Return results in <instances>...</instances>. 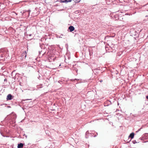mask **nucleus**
<instances>
[{
    "label": "nucleus",
    "instance_id": "nucleus-8",
    "mask_svg": "<svg viewBox=\"0 0 148 148\" xmlns=\"http://www.w3.org/2000/svg\"><path fill=\"white\" fill-rule=\"evenodd\" d=\"M24 54L25 55V57H26V52H25L24 53H23V55H24Z\"/></svg>",
    "mask_w": 148,
    "mask_h": 148
},
{
    "label": "nucleus",
    "instance_id": "nucleus-14",
    "mask_svg": "<svg viewBox=\"0 0 148 148\" xmlns=\"http://www.w3.org/2000/svg\"><path fill=\"white\" fill-rule=\"evenodd\" d=\"M87 133V132L86 133V134Z\"/></svg>",
    "mask_w": 148,
    "mask_h": 148
},
{
    "label": "nucleus",
    "instance_id": "nucleus-5",
    "mask_svg": "<svg viewBox=\"0 0 148 148\" xmlns=\"http://www.w3.org/2000/svg\"><path fill=\"white\" fill-rule=\"evenodd\" d=\"M134 133H132L130 134L129 137H130L131 139H132L134 137Z\"/></svg>",
    "mask_w": 148,
    "mask_h": 148
},
{
    "label": "nucleus",
    "instance_id": "nucleus-3",
    "mask_svg": "<svg viewBox=\"0 0 148 148\" xmlns=\"http://www.w3.org/2000/svg\"><path fill=\"white\" fill-rule=\"evenodd\" d=\"M69 29L70 32H72L74 30L75 28L73 26H71L69 27Z\"/></svg>",
    "mask_w": 148,
    "mask_h": 148
},
{
    "label": "nucleus",
    "instance_id": "nucleus-10",
    "mask_svg": "<svg viewBox=\"0 0 148 148\" xmlns=\"http://www.w3.org/2000/svg\"><path fill=\"white\" fill-rule=\"evenodd\" d=\"M142 127H141L140 128V129H138V130L136 132H138L139 131H140V130L141 129H142Z\"/></svg>",
    "mask_w": 148,
    "mask_h": 148
},
{
    "label": "nucleus",
    "instance_id": "nucleus-2",
    "mask_svg": "<svg viewBox=\"0 0 148 148\" xmlns=\"http://www.w3.org/2000/svg\"><path fill=\"white\" fill-rule=\"evenodd\" d=\"M72 0H60V2L62 3H67L72 1Z\"/></svg>",
    "mask_w": 148,
    "mask_h": 148
},
{
    "label": "nucleus",
    "instance_id": "nucleus-13",
    "mask_svg": "<svg viewBox=\"0 0 148 148\" xmlns=\"http://www.w3.org/2000/svg\"><path fill=\"white\" fill-rule=\"evenodd\" d=\"M1 134L3 136V137H4V136L2 134V133H1Z\"/></svg>",
    "mask_w": 148,
    "mask_h": 148
},
{
    "label": "nucleus",
    "instance_id": "nucleus-12",
    "mask_svg": "<svg viewBox=\"0 0 148 148\" xmlns=\"http://www.w3.org/2000/svg\"><path fill=\"white\" fill-rule=\"evenodd\" d=\"M31 99H26L25 100H31Z\"/></svg>",
    "mask_w": 148,
    "mask_h": 148
},
{
    "label": "nucleus",
    "instance_id": "nucleus-9",
    "mask_svg": "<svg viewBox=\"0 0 148 148\" xmlns=\"http://www.w3.org/2000/svg\"><path fill=\"white\" fill-rule=\"evenodd\" d=\"M148 136V134H144V136Z\"/></svg>",
    "mask_w": 148,
    "mask_h": 148
},
{
    "label": "nucleus",
    "instance_id": "nucleus-11",
    "mask_svg": "<svg viewBox=\"0 0 148 148\" xmlns=\"http://www.w3.org/2000/svg\"><path fill=\"white\" fill-rule=\"evenodd\" d=\"M78 80H79V79H75L74 80V81H76V80L77 81Z\"/></svg>",
    "mask_w": 148,
    "mask_h": 148
},
{
    "label": "nucleus",
    "instance_id": "nucleus-7",
    "mask_svg": "<svg viewBox=\"0 0 148 148\" xmlns=\"http://www.w3.org/2000/svg\"><path fill=\"white\" fill-rule=\"evenodd\" d=\"M30 10L26 11L25 12V13H28V14L29 15V13H30Z\"/></svg>",
    "mask_w": 148,
    "mask_h": 148
},
{
    "label": "nucleus",
    "instance_id": "nucleus-1",
    "mask_svg": "<svg viewBox=\"0 0 148 148\" xmlns=\"http://www.w3.org/2000/svg\"><path fill=\"white\" fill-rule=\"evenodd\" d=\"M12 95L10 94H9L7 96L6 99L7 100H11L12 99Z\"/></svg>",
    "mask_w": 148,
    "mask_h": 148
},
{
    "label": "nucleus",
    "instance_id": "nucleus-6",
    "mask_svg": "<svg viewBox=\"0 0 148 148\" xmlns=\"http://www.w3.org/2000/svg\"><path fill=\"white\" fill-rule=\"evenodd\" d=\"M75 2H78L80 1L81 0H72Z\"/></svg>",
    "mask_w": 148,
    "mask_h": 148
},
{
    "label": "nucleus",
    "instance_id": "nucleus-4",
    "mask_svg": "<svg viewBox=\"0 0 148 148\" xmlns=\"http://www.w3.org/2000/svg\"><path fill=\"white\" fill-rule=\"evenodd\" d=\"M23 144L22 143H20L18 144V148H21L23 147Z\"/></svg>",
    "mask_w": 148,
    "mask_h": 148
}]
</instances>
